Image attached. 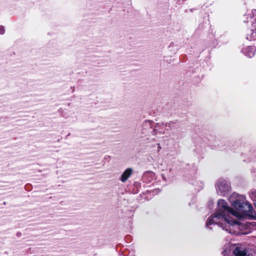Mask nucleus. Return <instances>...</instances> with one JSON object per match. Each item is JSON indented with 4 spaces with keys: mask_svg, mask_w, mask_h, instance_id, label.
<instances>
[{
    "mask_svg": "<svg viewBox=\"0 0 256 256\" xmlns=\"http://www.w3.org/2000/svg\"><path fill=\"white\" fill-rule=\"evenodd\" d=\"M229 200L235 210L230 207L224 200H220L215 213L206 221V226L217 224L230 234H236L243 219L251 218L253 208L245 202L242 196L234 194Z\"/></svg>",
    "mask_w": 256,
    "mask_h": 256,
    "instance_id": "obj_1",
    "label": "nucleus"
},
{
    "mask_svg": "<svg viewBox=\"0 0 256 256\" xmlns=\"http://www.w3.org/2000/svg\"><path fill=\"white\" fill-rule=\"evenodd\" d=\"M230 184L223 178L219 179L216 184L217 193L222 196H225L230 190Z\"/></svg>",
    "mask_w": 256,
    "mask_h": 256,
    "instance_id": "obj_2",
    "label": "nucleus"
},
{
    "mask_svg": "<svg viewBox=\"0 0 256 256\" xmlns=\"http://www.w3.org/2000/svg\"><path fill=\"white\" fill-rule=\"evenodd\" d=\"M166 133V130L162 126V124H156L152 131V134L155 136L157 138H162V136Z\"/></svg>",
    "mask_w": 256,
    "mask_h": 256,
    "instance_id": "obj_3",
    "label": "nucleus"
},
{
    "mask_svg": "<svg viewBox=\"0 0 256 256\" xmlns=\"http://www.w3.org/2000/svg\"><path fill=\"white\" fill-rule=\"evenodd\" d=\"M154 123L150 120H146L142 124V133L145 135H148L150 132L152 133Z\"/></svg>",
    "mask_w": 256,
    "mask_h": 256,
    "instance_id": "obj_4",
    "label": "nucleus"
},
{
    "mask_svg": "<svg viewBox=\"0 0 256 256\" xmlns=\"http://www.w3.org/2000/svg\"><path fill=\"white\" fill-rule=\"evenodd\" d=\"M234 256H252L250 254L248 251L241 246H236L233 250Z\"/></svg>",
    "mask_w": 256,
    "mask_h": 256,
    "instance_id": "obj_5",
    "label": "nucleus"
},
{
    "mask_svg": "<svg viewBox=\"0 0 256 256\" xmlns=\"http://www.w3.org/2000/svg\"><path fill=\"white\" fill-rule=\"evenodd\" d=\"M132 172L133 170L132 168H126L122 174L120 180L123 182H125L130 177Z\"/></svg>",
    "mask_w": 256,
    "mask_h": 256,
    "instance_id": "obj_6",
    "label": "nucleus"
},
{
    "mask_svg": "<svg viewBox=\"0 0 256 256\" xmlns=\"http://www.w3.org/2000/svg\"><path fill=\"white\" fill-rule=\"evenodd\" d=\"M255 48L252 46H248L244 48L243 50V53L247 56L252 58L254 56Z\"/></svg>",
    "mask_w": 256,
    "mask_h": 256,
    "instance_id": "obj_7",
    "label": "nucleus"
},
{
    "mask_svg": "<svg viewBox=\"0 0 256 256\" xmlns=\"http://www.w3.org/2000/svg\"><path fill=\"white\" fill-rule=\"evenodd\" d=\"M246 38L250 40L256 39V30H250L246 36Z\"/></svg>",
    "mask_w": 256,
    "mask_h": 256,
    "instance_id": "obj_8",
    "label": "nucleus"
},
{
    "mask_svg": "<svg viewBox=\"0 0 256 256\" xmlns=\"http://www.w3.org/2000/svg\"><path fill=\"white\" fill-rule=\"evenodd\" d=\"M162 126L164 127V129L166 130V132L169 130H170L172 129V122H166V123H162Z\"/></svg>",
    "mask_w": 256,
    "mask_h": 256,
    "instance_id": "obj_9",
    "label": "nucleus"
},
{
    "mask_svg": "<svg viewBox=\"0 0 256 256\" xmlns=\"http://www.w3.org/2000/svg\"><path fill=\"white\" fill-rule=\"evenodd\" d=\"M4 32V28L2 26H0V34H3Z\"/></svg>",
    "mask_w": 256,
    "mask_h": 256,
    "instance_id": "obj_10",
    "label": "nucleus"
},
{
    "mask_svg": "<svg viewBox=\"0 0 256 256\" xmlns=\"http://www.w3.org/2000/svg\"><path fill=\"white\" fill-rule=\"evenodd\" d=\"M157 145L158 146V151L159 152L161 150L162 147L160 146V144L159 143H158Z\"/></svg>",
    "mask_w": 256,
    "mask_h": 256,
    "instance_id": "obj_11",
    "label": "nucleus"
}]
</instances>
